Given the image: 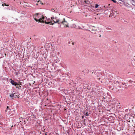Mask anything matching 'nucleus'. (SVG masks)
Wrapping results in <instances>:
<instances>
[{
    "instance_id": "nucleus-13",
    "label": "nucleus",
    "mask_w": 135,
    "mask_h": 135,
    "mask_svg": "<svg viewBox=\"0 0 135 135\" xmlns=\"http://www.w3.org/2000/svg\"><path fill=\"white\" fill-rule=\"evenodd\" d=\"M98 6H99V5H98V4H96L95 5V8H97L98 7Z\"/></svg>"
},
{
    "instance_id": "nucleus-2",
    "label": "nucleus",
    "mask_w": 135,
    "mask_h": 135,
    "mask_svg": "<svg viewBox=\"0 0 135 135\" xmlns=\"http://www.w3.org/2000/svg\"><path fill=\"white\" fill-rule=\"evenodd\" d=\"M36 17L35 16L34 18V20L37 22H41L43 23H44L45 22L44 20V17L43 16H42V17L41 18H40L39 19H37L36 18ZM51 23V22H45V23L47 24H49Z\"/></svg>"
},
{
    "instance_id": "nucleus-16",
    "label": "nucleus",
    "mask_w": 135,
    "mask_h": 135,
    "mask_svg": "<svg viewBox=\"0 0 135 135\" xmlns=\"http://www.w3.org/2000/svg\"><path fill=\"white\" fill-rule=\"evenodd\" d=\"M71 43L73 44V45H74V42L73 41H71Z\"/></svg>"
},
{
    "instance_id": "nucleus-11",
    "label": "nucleus",
    "mask_w": 135,
    "mask_h": 135,
    "mask_svg": "<svg viewBox=\"0 0 135 135\" xmlns=\"http://www.w3.org/2000/svg\"><path fill=\"white\" fill-rule=\"evenodd\" d=\"M4 5L5 6H9V5L8 4H6L5 3H4V4H2V6H3Z\"/></svg>"
},
{
    "instance_id": "nucleus-9",
    "label": "nucleus",
    "mask_w": 135,
    "mask_h": 135,
    "mask_svg": "<svg viewBox=\"0 0 135 135\" xmlns=\"http://www.w3.org/2000/svg\"><path fill=\"white\" fill-rule=\"evenodd\" d=\"M84 2L86 3L87 4H88L89 3V1H88V0H86L84 1Z\"/></svg>"
},
{
    "instance_id": "nucleus-10",
    "label": "nucleus",
    "mask_w": 135,
    "mask_h": 135,
    "mask_svg": "<svg viewBox=\"0 0 135 135\" xmlns=\"http://www.w3.org/2000/svg\"><path fill=\"white\" fill-rule=\"evenodd\" d=\"M38 15H39V13H36L35 14V16L36 15V16H37V17L38 18H39V17L37 16Z\"/></svg>"
},
{
    "instance_id": "nucleus-21",
    "label": "nucleus",
    "mask_w": 135,
    "mask_h": 135,
    "mask_svg": "<svg viewBox=\"0 0 135 135\" xmlns=\"http://www.w3.org/2000/svg\"><path fill=\"white\" fill-rule=\"evenodd\" d=\"M38 4L37 3V4H36V5H38Z\"/></svg>"
},
{
    "instance_id": "nucleus-15",
    "label": "nucleus",
    "mask_w": 135,
    "mask_h": 135,
    "mask_svg": "<svg viewBox=\"0 0 135 135\" xmlns=\"http://www.w3.org/2000/svg\"><path fill=\"white\" fill-rule=\"evenodd\" d=\"M111 0L115 3H116V1L115 0Z\"/></svg>"
},
{
    "instance_id": "nucleus-3",
    "label": "nucleus",
    "mask_w": 135,
    "mask_h": 135,
    "mask_svg": "<svg viewBox=\"0 0 135 135\" xmlns=\"http://www.w3.org/2000/svg\"><path fill=\"white\" fill-rule=\"evenodd\" d=\"M90 31L93 33L95 34H97V30L96 29L95 27L94 26L92 27L91 30Z\"/></svg>"
},
{
    "instance_id": "nucleus-20",
    "label": "nucleus",
    "mask_w": 135,
    "mask_h": 135,
    "mask_svg": "<svg viewBox=\"0 0 135 135\" xmlns=\"http://www.w3.org/2000/svg\"><path fill=\"white\" fill-rule=\"evenodd\" d=\"M51 24L52 25H53V23H52V24L51 23Z\"/></svg>"
},
{
    "instance_id": "nucleus-12",
    "label": "nucleus",
    "mask_w": 135,
    "mask_h": 135,
    "mask_svg": "<svg viewBox=\"0 0 135 135\" xmlns=\"http://www.w3.org/2000/svg\"><path fill=\"white\" fill-rule=\"evenodd\" d=\"M106 29L107 30H111V29L109 27H108L106 28Z\"/></svg>"
},
{
    "instance_id": "nucleus-17",
    "label": "nucleus",
    "mask_w": 135,
    "mask_h": 135,
    "mask_svg": "<svg viewBox=\"0 0 135 135\" xmlns=\"http://www.w3.org/2000/svg\"><path fill=\"white\" fill-rule=\"evenodd\" d=\"M86 115L87 116H88V112H87L86 113Z\"/></svg>"
},
{
    "instance_id": "nucleus-1",
    "label": "nucleus",
    "mask_w": 135,
    "mask_h": 135,
    "mask_svg": "<svg viewBox=\"0 0 135 135\" xmlns=\"http://www.w3.org/2000/svg\"><path fill=\"white\" fill-rule=\"evenodd\" d=\"M64 21H62L61 22V24L60 26L62 28H63L65 27H69L68 23L67 22L65 21V19L64 18Z\"/></svg>"
},
{
    "instance_id": "nucleus-22",
    "label": "nucleus",
    "mask_w": 135,
    "mask_h": 135,
    "mask_svg": "<svg viewBox=\"0 0 135 135\" xmlns=\"http://www.w3.org/2000/svg\"><path fill=\"white\" fill-rule=\"evenodd\" d=\"M5 55L6 56V54H5Z\"/></svg>"
},
{
    "instance_id": "nucleus-18",
    "label": "nucleus",
    "mask_w": 135,
    "mask_h": 135,
    "mask_svg": "<svg viewBox=\"0 0 135 135\" xmlns=\"http://www.w3.org/2000/svg\"><path fill=\"white\" fill-rule=\"evenodd\" d=\"M124 21L125 22H127V21L124 20Z\"/></svg>"
},
{
    "instance_id": "nucleus-4",
    "label": "nucleus",
    "mask_w": 135,
    "mask_h": 135,
    "mask_svg": "<svg viewBox=\"0 0 135 135\" xmlns=\"http://www.w3.org/2000/svg\"><path fill=\"white\" fill-rule=\"evenodd\" d=\"M11 83L13 85L16 86L17 85H18V84L16 82H15L14 80H11Z\"/></svg>"
},
{
    "instance_id": "nucleus-19",
    "label": "nucleus",
    "mask_w": 135,
    "mask_h": 135,
    "mask_svg": "<svg viewBox=\"0 0 135 135\" xmlns=\"http://www.w3.org/2000/svg\"><path fill=\"white\" fill-rule=\"evenodd\" d=\"M134 133H135V130H134Z\"/></svg>"
},
{
    "instance_id": "nucleus-7",
    "label": "nucleus",
    "mask_w": 135,
    "mask_h": 135,
    "mask_svg": "<svg viewBox=\"0 0 135 135\" xmlns=\"http://www.w3.org/2000/svg\"><path fill=\"white\" fill-rule=\"evenodd\" d=\"M15 94V93L11 94L10 95V97H12V98L14 97V94Z\"/></svg>"
},
{
    "instance_id": "nucleus-6",
    "label": "nucleus",
    "mask_w": 135,
    "mask_h": 135,
    "mask_svg": "<svg viewBox=\"0 0 135 135\" xmlns=\"http://www.w3.org/2000/svg\"><path fill=\"white\" fill-rule=\"evenodd\" d=\"M131 1L132 5L135 6V1L134 0H131Z\"/></svg>"
},
{
    "instance_id": "nucleus-5",
    "label": "nucleus",
    "mask_w": 135,
    "mask_h": 135,
    "mask_svg": "<svg viewBox=\"0 0 135 135\" xmlns=\"http://www.w3.org/2000/svg\"><path fill=\"white\" fill-rule=\"evenodd\" d=\"M52 20H53V21L55 23H56L58 22L59 20L58 19L57 20L55 18H53V19H52Z\"/></svg>"
},
{
    "instance_id": "nucleus-14",
    "label": "nucleus",
    "mask_w": 135,
    "mask_h": 135,
    "mask_svg": "<svg viewBox=\"0 0 135 135\" xmlns=\"http://www.w3.org/2000/svg\"><path fill=\"white\" fill-rule=\"evenodd\" d=\"M8 109H9V107H8V106H7V109H6V110H5L6 112H7V110H8Z\"/></svg>"
},
{
    "instance_id": "nucleus-8",
    "label": "nucleus",
    "mask_w": 135,
    "mask_h": 135,
    "mask_svg": "<svg viewBox=\"0 0 135 135\" xmlns=\"http://www.w3.org/2000/svg\"><path fill=\"white\" fill-rule=\"evenodd\" d=\"M37 2L40 4H41L42 5L43 4V3L41 2V1H38Z\"/></svg>"
}]
</instances>
